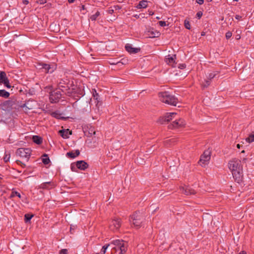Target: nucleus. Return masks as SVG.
<instances>
[{"mask_svg":"<svg viewBox=\"0 0 254 254\" xmlns=\"http://www.w3.org/2000/svg\"><path fill=\"white\" fill-rule=\"evenodd\" d=\"M46 2H47L46 0H38V1H37V2L40 4H44V3H46Z\"/></svg>","mask_w":254,"mask_h":254,"instance_id":"37998d69","label":"nucleus"},{"mask_svg":"<svg viewBox=\"0 0 254 254\" xmlns=\"http://www.w3.org/2000/svg\"><path fill=\"white\" fill-rule=\"evenodd\" d=\"M75 169H76V168H75V166L72 164L71 165V170L73 172H76Z\"/></svg>","mask_w":254,"mask_h":254,"instance_id":"09e8293b","label":"nucleus"},{"mask_svg":"<svg viewBox=\"0 0 254 254\" xmlns=\"http://www.w3.org/2000/svg\"><path fill=\"white\" fill-rule=\"evenodd\" d=\"M109 12L111 14V13H112L114 12V10L113 9L109 10Z\"/></svg>","mask_w":254,"mask_h":254,"instance_id":"6e6d98bb","label":"nucleus"},{"mask_svg":"<svg viewBox=\"0 0 254 254\" xmlns=\"http://www.w3.org/2000/svg\"><path fill=\"white\" fill-rule=\"evenodd\" d=\"M116 7H117V9L120 8L119 6H116Z\"/></svg>","mask_w":254,"mask_h":254,"instance_id":"680f3d73","label":"nucleus"},{"mask_svg":"<svg viewBox=\"0 0 254 254\" xmlns=\"http://www.w3.org/2000/svg\"><path fill=\"white\" fill-rule=\"evenodd\" d=\"M186 65L185 64H180L179 65V68H181V69H184L186 67Z\"/></svg>","mask_w":254,"mask_h":254,"instance_id":"49530a36","label":"nucleus"},{"mask_svg":"<svg viewBox=\"0 0 254 254\" xmlns=\"http://www.w3.org/2000/svg\"><path fill=\"white\" fill-rule=\"evenodd\" d=\"M211 151L209 149L205 150L203 154L200 156L199 164L202 167H205L210 159Z\"/></svg>","mask_w":254,"mask_h":254,"instance_id":"0eeeda50","label":"nucleus"},{"mask_svg":"<svg viewBox=\"0 0 254 254\" xmlns=\"http://www.w3.org/2000/svg\"><path fill=\"white\" fill-rule=\"evenodd\" d=\"M100 12L99 11H97L94 14L90 16V19L92 21H95L96 20L97 18L100 15Z\"/></svg>","mask_w":254,"mask_h":254,"instance_id":"473e14b6","label":"nucleus"},{"mask_svg":"<svg viewBox=\"0 0 254 254\" xmlns=\"http://www.w3.org/2000/svg\"><path fill=\"white\" fill-rule=\"evenodd\" d=\"M120 63L123 64V63L120 62H115V61H113V62L111 63V64H120Z\"/></svg>","mask_w":254,"mask_h":254,"instance_id":"603ef678","label":"nucleus"},{"mask_svg":"<svg viewBox=\"0 0 254 254\" xmlns=\"http://www.w3.org/2000/svg\"><path fill=\"white\" fill-rule=\"evenodd\" d=\"M109 247H111V244H106L104 245L102 249L101 250L100 253L101 254H105L106 252V250L108 249Z\"/></svg>","mask_w":254,"mask_h":254,"instance_id":"7c9ffc66","label":"nucleus"},{"mask_svg":"<svg viewBox=\"0 0 254 254\" xmlns=\"http://www.w3.org/2000/svg\"><path fill=\"white\" fill-rule=\"evenodd\" d=\"M51 183L50 182H45L41 184L40 187L43 189H47L49 188V186L51 185Z\"/></svg>","mask_w":254,"mask_h":254,"instance_id":"cd10ccee","label":"nucleus"},{"mask_svg":"<svg viewBox=\"0 0 254 254\" xmlns=\"http://www.w3.org/2000/svg\"><path fill=\"white\" fill-rule=\"evenodd\" d=\"M159 25L162 27L165 26L166 25V22L163 21H160L159 22Z\"/></svg>","mask_w":254,"mask_h":254,"instance_id":"79ce46f5","label":"nucleus"},{"mask_svg":"<svg viewBox=\"0 0 254 254\" xmlns=\"http://www.w3.org/2000/svg\"><path fill=\"white\" fill-rule=\"evenodd\" d=\"M15 153L17 156L28 160L31 155V150L29 148H19L17 149Z\"/></svg>","mask_w":254,"mask_h":254,"instance_id":"423d86ee","label":"nucleus"},{"mask_svg":"<svg viewBox=\"0 0 254 254\" xmlns=\"http://www.w3.org/2000/svg\"><path fill=\"white\" fill-rule=\"evenodd\" d=\"M196 2L199 4H202L204 2L203 0H196Z\"/></svg>","mask_w":254,"mask_h":254,"instance_id":"de8ad7c7","label":"nucleus"},{"mask_svg":"<svg viewBox=\"0 0 254 254\" xmlns=\"http://www.w3.org/2000/svg\"><path fill=\"white\" fill-rule=\"evenodd\" d=\"M17 101L15 99H11L9 100L4 101L1 106L4 110H10L11 109H16L18 108Z\"/></svg>","mask_w":254,"mask_h":254,"instance_id":"39448f33","label":"nucleus"},{"mask_svg":"<svg viewBox=\"0 0 254 254\" xmlns=\"http://www.w3.org/2000/svg\"><path fill=\"white\" fill-rule=\"evenodd\" d=\"M26 140L27 142L32 141L33 143H42L43 139L38 135H28L25 136Z\"/></svg>","mask_w":254,"mask_h":254,"instance_id":"2eb2a0df","label":"nucleus"},{"mask_svg":"<svg viewBox=\"0 0 254 254\" xmlns=\"http://www.w3.org/2000/svg\"><path fill=\"white\" fill-rule=\"evenodd\" d=\"M153 14V12H152V11H150L149 12V15H152Z\"/></svg>","mask_w":254,"mask_h":254,"instance_id":"13d9d810","label":"nucleus"},{"mask_svg":"<svg viewBox=\"0 0 254 254\" xmlns=\"http://www.w3.org/2000/svg\"><path fill=\"white\" fill-rule=\"evenodd\" d=\"M111 247L116 252H119V254H125L127 250V243L123 240H115L111 243Z\"/></svg>","mask_w":254,"mask_h":254,"instance_id":"f03ea898","label":"nucleus"},{"mask_svg":"<svg viewBox=\"0 0 254 254\" xmlns=\"http://www.w3.org/2000/svg\"><path fill=\"white\" fill-rule=\"evenodd\" d=\"M202 13L201 12H198L196 14L197 17H198L199 18H200L202 16Z\"/></svg>","mask_w":254,"mask_h":254,"instance_id":"8fccbe9b","label":"nucleus"},{"mask_svg":"<svg viewBox=\"0 0 254 254\" xmlns=\"http://www.w3.org/2000/svg\"><path fill=\"white\" fill-rule=\"evenodd\" d=\"M228 167L231 172H235V170H240L243 169L241 161L236 158H233L229 161Z\"/></svg>","mask_w":254,"mask_h":254,"instance_id":"20e7f679","label":"nucleus"},{"mask_svg":"<svg viewBox=\"0 0 254 254\" xmlns=\"http://www.w3.org/2000/svg\"><path fill=\"white\" fill-rule=\"evenodd\" d=\"M62 114H61L59 111H56L51 113V116L53 117L57 118L58 119H65V118L63 117Z\"/></svg>","mask_w":254,"mask_h":254,"instance_id":"393cba45","label":"nucleus"},{"mask_svg":"<svg viewBox=\"0 0 254 254\" xmlns=\"http://www.w3.org/2000/svg\"><path fill=\"white\" fill-rule=\"evenodd\" d=\"M178 141H179L177 140L176 138H171L169 140H166V143H168V142L175 143V142H176Z\"/></svg>","mask_w":254,"mask_h":254,"instance_id":"58836bf2","label":"nucleus"},{"mask_svg":"<svg viewBox=\"0 0 254 254\" xmlns=\"http://www.w3.org/2000/svg\"><path fill=\"white\" fill-rule=\"evenodd\" d=\"M242 18V16L239 15H236L235 16V18L237 20H240Z\"/></svg>","mask_w":254,"mask_h":254,"instance_id":"3c124183","label":"nucleus"},{"mask_svg":"<svg viewBox=\"0 0 254 254\" xmlns=\"http://www.w3.org/2000/svg\"><path fill=\"white\" fill-rule=\"evenodd\" d=\"M71 133V131L69 129H62L59 131V134L64 138H68Z\"/></svg>","mask_w":254,"mask_h":254,"instance_id":"aec40b11","label":"nucleus"},{"mask_svg":"<svg viewBox=\"0 0 254 254\" xmlns=\"http://www.w3.org/2000/svg\"><path fill=\"white\" fill-rule=\"evenodd\" d=\"M36 106L35 102L33 100H28L24 104L21 106V107H26L29 110L33 109Z\"/></svg>","mask_w":254,"mask_h":254,"instance_id":"4be33fe9","label":"nucleus"},{"mask_svg":"<svg viewBox=\"0 0 254 254\" xmlns=\"http://www.w3.org/2000/svg\"><path fill=\"white\" fill-rule=\"evenodd\" d=\"M67 79H61L58 81V86L59 88H62L63 89H61V90L64 92L65 90H66V88L68 87L67 85Z\"/></svg>","mask_w":254,"mask_h":254,"instance_id":"a211bd4d","label":"nucleus"},{"mask_svg":"<svg viewBox=\"0 0 254 254\" xmlns=\"http://www.w3.org/2000/svg\"><path fill=\"white\" fill-rule=\"evenodd\" d=\"M62 96L61 92L59 89H56L50 92V100L51 103L58 102Z\"/></svg>","mask_w":254,"mask_h":254,"instance_id":"6e6552de","label":"nucleus"},{"mask_svg":"<svg viewBox=\"0 0 254 254\" xmlns=\"http://www.w3.org/2000/svg\"><path fill=\"white\" fill-rule=\"evenodd\" d=\"M160 35V33L157 31L151 32L150 37H158Z\"/></svg>","mask_w":254,"mask_h":254,"instance_id":"c9c22d12","label":"nucleus"},{"mask_svg":"<svg viewBox=\"0 0 254 254\" xmlns=\"http://www.w3.org/2000/svg\"><path fill=\"white\" fill-rule=\"evenodd\" d=\"M147 1L146 0H141L140 1H139V3L136 6V7L138 9L146 8L147 6Z\"/></svg>","mask_w":254,"mask_h":254,"instance_id":"b1692460","label":"nucleus"},{"mask_svg":"<svg viewBox=\"0 0 254 254\" xmlns=\"http://www.w3.org/2000/svg\"><path fill=\"white\" fill-rule=\"evenodd\" d=\"M116 7H117V9L120 8L119 6H116Z\"/></svg>","mask_w":254,"mask_h":254,"instance_id":"e2e57ef3","label":"nucleus"},{"mask_svg":"<svg viewBox=\"0 0 254 254\" xmlns=\"http://www.w3.org/2000/svg\"><path fill=\"white\" fill-rule=\"evenodd\" d=\"M75 0H68V2L70 3H73Z\"/></svg>","mask_w":254,"mask_h":254,"instance_id":"5fc2aeb1","label":"nucleus"},{"mask_svg":"<svg viewBox=\"0 0 254 254\" xmlns=\"http://www.w3.org/2000/svg\"><path fill=\"white\" fill-rule=\"evenodd\" d=\"M39 69H42L43 71L45 73H51L56 69V66L54 65H50L46 64H39Z\"/></svg>","mask_w":254,"mask_h":254,"instance_id":"1a4fd4ad","label":"nucleus"},{"mask_svg":"<svg viewBox=\"0 0 254 254\" xmlns=\"http://www.w3.org/2000/svg\"><path fill=\"white\" fill-rule=\"evenodd\" d=\"M246 141L249 143L254 141V131L252 132L249 136L246 138Z\"/></svg>","mask_w":254,"mask_h":254,"instance_id":"c756f323","label":"nucleus"},{"mask_svg":"<svg viewBox=\"0 0 254 254\" xmlns=\"http://www.w3.org/2000/svg\"><path fill=\"white\" fill-rule=\"evenodd\" d=\"M15 195L17 196L19 198H21L20 194L17 191H12L11 194V197H13Z\"/></svg>","mask_w":254,"mask_h":254,"instance_id":"e433bc0d","label":"nucleus"},{"mask_svg":"<svg viewBox=\"0 0 254 254\" xmlns=\"http://www.w3.org/2000/svg\"><path fill=\"white\" fill-rule=\"evenodd\" d=\"M121 226V222L119 219L117 218L112 220L110 224V229L112 231H118Z\"/></svg>","mask_w":254,"mask_h":254,"instance_id":"9d476101","label":"nucleus"},{"mask_svg":"<svg viewBox=\"0 0 254 254\" xmlns=\"http://www.w3.org/2000/svg\"><path fill=\"white\" fill-rule=\"evenodd\" d=\"M135 16L136 17H138V16H137V15H136Z\"/></svg>","mask_w":254,"mask_h":254,"instance_id":"774afa93","label":"nucleus"},{"mask_svg":"<svg viewBox=\"0 0 254 254\" xmlns=\"http://www.w3.org/2000/svg\"><path fill=\"white\" fill-rule=\"evenodd\" d=\"M80 154L79 150H76L75 152H68L66 153V156L71 158H74L76 156H78Z\"/></svg>","mask_w":254,"mask_h":254,"instance_id":"5701e85b","label":"nucleus"},{"mask_svg":"<svg viewBox=\"0 0 254 254\" xmlns=\"http://www.w3.org/2000/svg\"><path fill=\"white\" fill-rule=\"evenodd\" d=\"M28 3H29V2H28V0H23V3L24 4L26 5V4H27Z\"/></svg>","mask_w":254,"mask_h":254,"instance_id":"864d4df0","label":"nucleus"},{"mask_svg":"<svg viewBox=\"0 0 254 254\" xmlns=\"http://www.w3.org/2000/svg\"><path fill=\"white\" fill-rule=\"evenodd\" d=\"M46 89H47V90L50 89H51V87H46Z\"/></svg>","mask_w":254,"mask_h":254,"instance_id":"bf43d9fd","label":"nucleus"},{"mask_svg":"<svg viewBox=\"0 0 254 254\" xmlns=\"http://www.w3.org/2000/svg\"><path fill=\"white\" fill-rule=\"evenodd\" d=\"M180 190L182 191V193L186 195H191L195 193V191L189 186L181 187Z\"/></svg>","mask_w":254,"mask_h":254,"instance_id":"dca6fc26","label":"nucleus"},{"mask_svg":"<svg viewBox=\"0 0 254 254\" xmlns=\"http://www.w3.org/2000/svg\"><path fill=\"white\" fill-rule=\"evenodd\" d=\"M176 115V113H167L164 117L160 118L159 121L162 124H164L166 122H168L172 120Z\"/></svg>","mask_w":254,"mask_h":254,"instance_id":"4468645a","label":"nucleus"},{"mask_svg":"<svg viewBox=\"0 0 254 254\" xmlns=\"http://www.w3.org/2000/svg\"><path fill=\"white\" fill-rule=\"evenodd\" d=\"M160 100L166 104L176 106L178 103V99L169 92H162L158 94Z\"/></svg>","mask_w":254,"mask_h":254,"instance_id":"f257e3e1","label":"nucleus"},{"mask_svg":"<svg viewBox=\"0 0 254 254\" xmlns=\"http://www.w3.org/2000/svg\"><path fill=\"white\" fill-rule=\"evenodd\" d=\"M76 167L81 170H85L88 167V165L84 161L81 160L76 162Z\"/></svg>","mask_w":254,"mask_h":254,"instance_id":"6ab92c4d","label":"nucleus"},{"mask_svg":"<svg viewBox=\"0 0 254 254\" xmlns=\"http://www.w3.org/2000/svg\"><path fill=\"white\" fill-rule=\"evenodd\" d=\"M185 27L188 29H190V24L189 21H187V20H185Z\"/></svg>","mask_w":254,"mask_h":254,"instance_id":"4c0bfd02","label":"nucleus"},{"mask_svg":"<svg viewBox=\"0 0 254 254\" xmlns=\"http://www.w3.org/2000/svg\"><path fill=\"white\" fill-rule=\"evenodd\" d=\"M25 217V221L26 222L30 221L33 217L32 215H30L29 214H26L24 216Z\"/></svg>","mask_w":254,"mask_h":254,"instance_id":"f704fd0d","label":"nucleus"},{"mask_svg":"<svg viewBox=\"0 0 254 254\" xmlns=\"http://www.w3.org/2000/svg\"><path fill=\"white\" fill-rule=\"evenodd\" d=\"M42 162L45 165H47L50 162V160L49 158L48 157V155L46 154H44L43 155Z\"/></svg>","mask_w":254,"mask_h":254,"instance_id":"bb28decb","label":"nucleus"},{"mask_svg":"<svg viewBox=\"0 0 254 254\" xmlns=\"http://www.w3.org/2000/svg\"><path fill=\"white\" fill-rule=\"evenodd\" d=\"M232 173L234 179L238 183H241L243 181V169H241L240 170H235V172H232Z\"/></svg>","mask_w":254,"mask_h":254,"instance_id":"f8f14e48","label":"nucleus"},{"mask_svg":"<svg viewBox=\"0 0 254 254\" xmlns=\"http://www.w3.org/2000/svg\"><path fill=\"white\" fill-rule=\"evenodd\" d=\"M144 220L143 215L139 212H135L130 216L129 221L131 225L136 229L139 228Z\"/></svg>","mask_w":254,"mask_h":254,"instance_id":"7ed1b4c3","label":"nucleus"},{"mask_svg":"<svg viewBox=\"0 0 254 254\" xmlns=\"http://www.w3.org/2000/svg\"><path fill=\"white\" fill-rule=\"evenodd\" d=\"M242 152V153H244V152H245V151H244V150H243V151H242V152Z\"/></svg>","mask_w":254,"mask_h":254,"instance_id":"0e129e2a","label":"nucleus"},{"mask_svg":"<svg viewBox=\"0 0 254 254\" xmlns=\"http://www.w3.org/2000/svg\"><path fill=\"white\" fill-rule=\"evenodd\" d=\"M211 83V80L207 78L205 80L204 82L202 84V87L203 88H207Z\"/></svg>","mask_w":254,"mask_h":254,"instance_id":"2f4dec72","label":"nucleus"},{"mask_svg":"<svg viewBox=\"0 0 254 254\" xmlns=\"http://www.w3.org/2000/svg\"><path fill=\"white\" fill-rule=\"evenodd\" d=\"M16 163L18 165H21L23 167H25V165L24 164H23L21 161H20V160H16Z\"/></svg>","mask_w":254,"mask_h":254,"instance_id":"a18cd8bd","label":"nucleus"},{"mask_svg":"<svg viewBox=\"0 0 254 254\" xmlns=\"http://www.w3.org/2000/svg\"><path fill=\"white\" fill-rule=\"evenodd\" d=\"M211 1H212V0H208V1H209V2H210Z\"/></svg>","mask_w":254,"mask_h":254,"instance_id":"338daca9","label":"nucleus"},{"mask_svg":"<svg viewBox=\"0 0 254 254\" xmlns=\"http://www.w3.org/2000/svg\"><path fill=\"white\" fill-rule=\"evenodd\" d=\"M232 36V33L231 32H227L226 33V38L228 39Z\"/></svg>","mask_w":254,"mask_h":254,"instance_id":"a19ab883","label":"nucleus"},{"mask_svg":"<svg viewBox=\"0 0 254 254\" xmlns=\"http://www.w3.org/2000/svg\"><path fill=\"white\" fill-rule=\"evenodd\" d=\"M218 71H214L213 72H211V73H209L207 75V78H208V79L209 80H211L212 79H213V78L215 77V76L218 74Z\"/></svg>","mask_w":254,"mask_h":254,"instance_id":"c85d7f7f","label":"nucleus"},{"mask_svg":"<svg viewBox=\"0 0 254 254\" xmlns=\"http://www.w3.org/2000/svg\"><path fill=\"white\" fill-rule=\"evenodd\" d=\"M82 9H85V6L84 5H82Z\"/></svg>","mask_w":254,"mask_h":254,"instance_id":"052dcab7","label":"nucleus"},{"mask_svg":"<svg viewBox=\"0 0 254 254\" xmlns=\"http://www.w3.org/2000/svg\"><path fill=\"white\" fill-rule=\"evenodd\" d=\"M0 84H3L8 88L11 86L9 84V80L6 76V73L4 71H1L0 73Z\"/></svg>","mask_w":254,"mask_h":254,"instance_id":"9b49d317","label":"nucleus"},{"mask_svg":"<svg viewBox=\"0 0 254 254\" xmlns=\"http://www.w3.org/2000/svg\"><path fill=\"white\" fill-rule=\"evenodd\" d=\"M185 125V123L183 119H180L178 120H176L175 121L173 122L168 127L169 128L173 129L183 127Z\"/></svg>","mask_w":254,"mask_h":254,"instance_id":"ddd939ff","label":"nucleus"},{"mask_svg":"<svg viewBox=\"0 0 254 254\" xmlns=\"http://www.w3.org/2000/svg\"><path fill=\"white\" fill-rule=\"evenodd\" d=\"M237 148H240V144H237Z\"/></svg>","mask_w":254,"mask_h":254,"instance_id":"4d7b16f0","label":"nucleus"},{"mask_svg":"<svg viewBox=\"0 0 254 254\" xmlns=\"http://www.w3.org/2000/svg\"><path fill=\"white\" fill-rule=\"evenodd\" d=\"M157 18V19H160V18H159V17H157V18Z\"/></svg>","mask_w":254,"mask_h":254,"instance_id":"69168bd1","label":"nucleus"},{"mask_svg":"<svg viewBox=\"0 0 254 254\" xmlns=\"http://www.w3.org/2000/svg\"><path fill=\"white\" fill-rule=\"evenodd\" d=\"M175 58H176L175 55H174L172 56L169 55L167 56H166L165 61L167 64H170V65H171L172 66H175V65L176 64L175 60Z\"/></svg>","mask_w":254,"mask_h":254,"instance_id":"f3484780","label":"nucleus"},{"mask_svg":"<svg viewBox=\"0 0 254 254\" xmlns=\"http://www.w3.org/2000/svg\"><path fill=\"white\" fill-rule=\"evenodd\" d=\"M16 163L18 165H21L23 167H25V165L24 164H23L21 161H20V160H16Z\"/></svg>","mask_w":254,"mask_h":254,"instance_id":"c03bdc74","label":"nucleus"},{"mask_svg":"<svg viewBox=\"0 0 254 254\" xmlns=\"http://www.w3.org/2000/svg\"><path fill=\"white\" fill-rule=\"evenodd\" d=\"M9 93L4 89L0 90V97L7 98L9 96Z\"/></svg>","mask_w":254,"mask_h":254,"instance_id":"a878e982","label":"nucleus"},{"mask_svg":"<svg viewBox=\"0 0 254 254\" xmlns=\"http://www.w3.org/2000/svg\"><path fill=\"white\" fill-rule=\"evenodd\" d=\"M10 157V154L9 153L5 152V155L3 157V160L4 162H7L9 161Z\"/></svg>","mask_w":254,"mask_h":254,"instance_id":"72a5a7b5","label":"nucleus"},{"mask_svg":"<svg viewBox=\"0 0 254 254\" xmlns=\"http://www.w3.org/2000/svg\"><path fill=\"white\" fill-rule=\"evenodd\" d=\"M126 50L130 54H136L140 51L139 48H133L130 44H127L125 46Z\"/></svg>","mask_w":254,"mask_h":254,"instance_id":"412c9836","label":"nucleus"},{"mask_svg":"<svg viewBox=\"0 0 254 254\" xmlns=\"http://www.w3.org/2000/svg\"><path fill=\"white\" fill-rule=\"evenodd\" d=\"M67 254V249H62L60 251V254Z\"/></svg>","mask_w":254,"mask_h":254,"instance_id":"ea45409f","label":"nucleus"}]
</instances>
